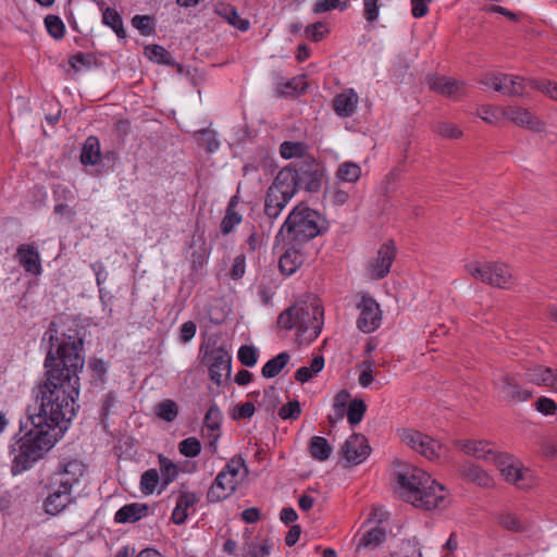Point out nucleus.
Instances as JSON below:
<instances>
[{
	"mask_svg": "<svg viewBox=\"0 0 557 557\" xmlns=\"http://www.w3.org/2000/svg\"><path fill=\"white\" fill-rule=\"evenodd\" d=\"M42 341L48 342L44 361L45 381L34 388L38 412L27 410L21 420L24 436L13 449L14 474L30 468L49 451L76 416L79 376L85 364L84 339L76 329L61 330L55 322L49 324Z\"/></svg>",
	"mask_w": 557,
	"mask_h": 557,
	"instance_id": "f257e3e1",
	"label": "nucleus"
},
{
	"mask_svg": "<svg viewBox=\"0 0 557 557\" xmlns=\"http://www.w3.org/2000/svg\"><path fill=\"white\" fill-rule=\"evenodd\" d=\"M323 309L318 299L311 295L297 299L286 310L281 312V327L287 331L296 330L294 349L309 345L321 333Z\"/></svg>",
	"mask_w": 557,
	"mask_h": 557,
	"instance_id": "f03ea898",
	"label": "nucleus"
},
{
	"mask_svg": "<svg viewBox=\"0 0 557 557\" xmlns=\"http://www.w3.org/2000/svg\"><path fill=\"white\" fill-rule=\"evenodd\" d=\"M397 482L403 498L414 507L431 510L444 506V486L422 469L410 467L398 472Z\"/></svg>",
	"mask_w": 557,
	"mask_h": 557,
	"instance_id": "7ed1b4c3",
	"label": "nucleus"
},
{
	"mask_svg": "<svg viewBox=\"0 0 557 557\" xmlns=\"http://www.w3.org/2000/svg\"><path fill=\"white\" fill-rule=\"evenodd\" d=\"M324 177V166L313 157L281 168V210L296 195L298 188L311 194L319 193Z\"/></svg>",
	"mask_w": 557,
	"mask_h": 557,
	"instance_id": "20e7f679",
	"label": "nucleus"
},
{
	"mask_svg": "<svg viewBox=\"0 0 557 557\" xmlns=\"http://www.w3.org/2000/svg\"><path fill=\"white\" fill-rule=\"evenodd\" d=\"M320 221L321 216L315 210L299 203L281 225V235L296 245H301L321 233Z\"/></svg>",
	"mask_w": 557,
	"mask_h": 557,
	"instance_id": "39448f33",
	"label": "nucleus"
},
{
	"mask_svg": "<svg viewBox=\"0 0 557 557\" xmlns=\"http://www.w3.org/2000/svg\"><path fill=\"white\" fill-rule=\"evenodd\" d=\"M247 472L248 470L243 458H232L215 476L207 493V499L210 503H218L234 494L237 485L246 476Z\"/></svg>",
	"mask_w": 557,
	"mask_h": 557,
	"instance_id": "423d86ee",
	"label": "nucleus"
},
{
	"mask_svg": "<svg viewBox=\"0 0 557 557\" xmlns=\"http://www.w3.org/2000/svg\"><path fill=\"white\" fill-rule=\"evenodd\" d=\"M465 269L472 277L497 288L508 289L515 281L510 268L502 262H469Z\"/></svg>",
	"mask_w": 557,
	"mask_h": 557,
	"instance_id": "0eeeda50",
	"label": "nucleus"
},
{
	"mask_svg": "<svg viewBox=\"0 0 557 557\" xmlns=\"http://www.w3.org/2000/svg\"><path fill=\"white\" fill-rule=\"evenodd\" d=\"M400 438L411 449L431 461L438 459L441 455L442 445L431 436L417 430H403L400 432Z\"/></svg>",
	"mask_w": 557,
	"mask_h": 557,
	"instance_id": "6e6552de",
	"label": "nucleus"
},
{
	"mask_svg": "<svg viewBox=\"0 0 557 557\" xmlns=\"http://www.w3.org/2000/svg\"><path fill=\"white\" fill-rule=\"evenodd\" d=\"M205 363L209 369L211 381L221 385L230 377L232 369V357L224 347H213L205 354Z\"/></svg>",
	"mask_w": 557,
	"mask_h": 557,
	"instance_id": "1a4fd4ad",
	"label": "nucleus"
},
{
	"mask_svg": "<svg viewBox=\"0 0 557 557\" xmlns=\"http://www.w3.org/2000/svg\"><path fill=\"white\" fill-rule=\"evenodd\" d=\"M85 465L78 459H71L60 465L59 469L52 473L50 481L53 485L70 491L77 484L85 473Z\"/></svg>",
	"mask_w": 557,
	"mask_h": 557,
	"instance_id": "9d476101",
	"label": "nucleus"
},
{
	"mask_svg": "<svg viewBox=\"0 0 557 557\" xmlns=\"http://www.w3.org/2000/svg\"><path fill=\"white\" fill-rule=\"evenodd\" d=\"M493 463L497 467L503 478L508 483L515 484L519 488L529 487V483L525 478L527 472L523 470L520 462L511 455L499 453Z\"/></svg>",
	"mask_w": 557,
	"mask_h": 557,
	"instance_id": "9b49d317",
	"label": "nucleus"
},
{
	"mask_svg": "<svg viewBox=\"0 0 557 557\" xmlns=\"http://www.w3.org/2000/svg\"><path fill=\"white\" fill-rule=\"evenodd\" d=\"M358 309L360 311L357 320L358 329L363 333L374 332L381 325L382 321V312L379 304L370 297H362Z\"/></svg>",
	"mask_w": 557,
	"mask_h": 557,
	"instance_id": "f8f14e48",
	"label": "nucleus"
},
{
	"mask_svg": "<svg viewBox=\"0 0 557 557\" xmlns=\"http://www.w3.org/2000/svg\"><path fill=\"white\" fill-rule=\"evenodd\" d=\"M371 447L364 435L355 433L346 440L341 449V454L345 461L349 465H359L363 462L370 455Z\"/></svg>",
	"mask_w": 557,
	"mask_h": 557,
	"instance_id": "ddd939ff",
	"label": "nucleus"
},
{
	"mask_svg": "<svg viewBox=\"0 0 557 557\" xmlns=\"http://www.w3.org/2000/svg\"><path fill=\"white\" fill-rule=\"evenodd\" d=\"M503 114L517 126L524 127L536 133L545 131V122L522 107L509 106L503 109Z\"/></svg>",
	"mask_w": 557,
	"mask_h": 557,
	"instance_id": "4468645a",
	"label": "nucleus"
},
{
	"mask_svg": "<svg viewBox=\"0 0 557 557\" xmlns=\"http://www.w3.org/2000/svg\"><path fill=\"white\" fill-rule=\"evenodd\" d=\"M495 389L502 399L507 401H524L532 397V394L523 389L516 375L504 374L494 383Z\"/></svg>",
	"mask_w": 557,
	"mask_h": 557,
	"instance_id": "2eb2a0df",
	"label": "nucleus"
},
{
	"mask_svg": "<svg viewBox=\"0 0 557 557\" xmlns=\"http://www.w3.org/2000/svg\"><path fill=\"white\" fill-rule=\"evenodd\" d=\"M396 257V248L392 242L381 246L376 257L369 264L371 278L380 280L385 277L391 270L392 263Z\"/></svg>",
	"mask_w": 557,
	"mask_h": 557,
	"instance_id": "dca6fc26",
	"label": "nucleus"
},
{
	"mask_svg": "<svg viewBox=\"0 0 557 557\" xmlns=\"http://www.w3.org/2000/svg\"><path fill=\"white\" fill-rule=\"evenodd\" d=\"M48 491L49 494L45 500V509L49 515L55 516L60 513L74 502L72 491L53 485L51 481H49Z\"/></svg>",
	"mask_w": 557,
	"mask_h": 557,
	"instance_id": "f3484780",
	"label": "nucleus"
},
{
	"mask_svg": "<svg viewBox=\"0 0 557 557\" xmlns=\"http://www.w3.org/2000/svg\"><path fill=\"white\" fill-rule=\"evenodd\" d=\"M15 258L25 272L39 275L42 272L40 253L32 244H22L17 247Z\"/></svg>",
	"mask_w": 557,
	"mask_h": 557,
	"instance_id": "a211bd4d",
	"label": "nucleus"
},
{
	"mask_svg": "<svg viewBox=\"0 0 557 557\" xmlns=\"http://www.w3.org/2000/svg\"><path fill=\"white\" fill-rule=\"evenodd\" d=\"M456 445L469 456H473L478 459H483L487 462L493 463L498 451L494 448L493 444L485 441H458Z\"/></svg>",
	"mask_w": 557,
	"mask_h": 557,
	"instance_id": "6ab92c4d",
	"label": "nucleus"
},
{
	"mask_svg": "<svg viewBox=\"0 0 557 557\" xmlns=\"http://www.w3.org/2000/svg\"><path fill=\"white\" fill-rule=\"evenodd\" d=\"M432 90L451 99H458L465 94V84L447 76H433L429 79Z\"/></svg>",
	"mask_w": 557,
	"mask_h": 557,
	"instance_id": "aec40b11",
	"label": "nucleus"
},
{
	"mask_svg": "<svg viewBox=\"0 0 557 557\" xmlns=\"http://www.w3.org/2000/svg\"><path fill=\"white\" fill-rule=\"evenodd\" d=\"M359 102L357 92L349 88L336 95L333 99V110L341 117L351 116Z\"/></svg>",
	"mask_w": 557,
	"mask_h": 557,
	"instance_id": "412c9836",
	"label": "nucleus"
},
{
	"mask_svg": "<svg viewBox=\"0 0 557 557\" xmlns=\"http://www.w3.org/2000/svg\"><path fill=\"white\" fill-rule=\"evenodd\" d=\"M198 502L199 497L196 495V493L184 491L181 492L171 517L173 523L177 525L185 523L189 515V509H194Z\"/></svg>",
	"mask_w": 557,
	"mask_h": 557,
	"instance_id": "4be33fe9",
	"label": "nucleus"
},
{
	"mask_svg": "<svg viewBox=\"0 0 557 557\" xmlns=\"http://www.w3.org/2000/svg\"><path fill=\"white\" fill-rule=\"evenodd\" d=\"M149 507L146 504L132 503L121 507L114 516L117 523H133L148 515Z\"/></svg>",
	"mask_w": 557,
	"mask_h": 557,
	"instance_id": "5701e85b",
	"label": "nucleus"
},
{
	"mask_svg": "<svg viewBox=\"0 0 557 557\" xmlns=\"http://www.w3.org/2000/svg\"><path fill=\"white\" fill-rule=\"evenodd\" d=\"M281 158L295 159L293 163H300L307 158H312L309 147L301 140H284L281 143Z\"/></svg>",
	"mask_w": 557,
	"mask_h": 557,
	"instance_id": "b1692460",
	"label": "nucleus"
},
{
	"mask_svg": "<svg viewBox=\"0 0 557 557\" xmlns=\"http://www.w3.org/2000/svg\"><path fill=\"white\" fill-rule=\"evenodd\" d=\"M298 246L299 245L295 243L293 247L286 249L284 253L281 255V274L292 275L304 263L305 259Z\"/></svg>",
	"mask_w": 557,
	"mask_h": 557,
	"instance_id": "393cba45",
	"label": "nucleus"
},
{
	"mask_svg": "<svg viewBox=\"0 0 557 557\" xmlns=\"http://www.w3.org/2000/svg\"><path fill=\"white\" fill-rule=\"evenodd\" d=\"M497 521L502 528L515 533L528 532L531 529V523L527 519L510 511L500 513Z\"/></svg>",
	"mask_w": 557,
	"mask_h": 557,
	"instance_id": "a878e982",
	"label": "nucleus"
},
{
	"mask_svg": "<svg viewBox=\"0 0 557 557\" xmlns=\"http://www.w3.org/2000/svg\"><path fill=\"white\" fill-rule=\"evenodd\" d=\"M238 205V197L233 196L226 207L225 215L221 221V233L227 235L234 231V228L242 223L243 216L237 212L236 207Z\"/></svg>",
	"mask_w": 557,
	"mask_h": 557,
	"instance_id": "bb28decb",
	"label": "nucleus"
},
{
	"mask_svg": "<svg viewBox=\"0 0 557 557\" xmlns=\"http://www.w3.org/2000/svg\"><path fill=\"white\" fill-rule=\"evenodd\" d=\"M159 466H160V479H161V487L159 490V494L162 493L172 482H174L180 473V468L176 463H174L171 459L163 455H159L158 457Z\"/></svg>",
	"mask_w": 557,
	"mask_h": 557,
	"instance_id": "cd10ccee",
	"label": "nucleus"
},
{
	"mask_svg": "<svg viewBox=\"0 0 557 557\" xmlns=\"http://www.w3.org/2000/svg\"><path fill=\"white\" fill-rule=\"evenodd\" d=\"M222 419V411L220 410L218 405L214 403L211 404L203 419L205 426L212 432V434L210 435L212 437V440L210 441V446L214 447L215 442L220 437V428Z\"/></svg>",
	"mask_w": 557,
	"mask_h": 557,
	"instance_id": "c85d7f7f",
	"label": "nucleus"
},
{
	"mask_svg": "<svg viewBox=\"0 0 557 557\" xmlns=\"http://www.w3.org/2000/svg\"><path fill=\"white\" fill-rule=\"evenodd\" d=\"M100 143L96 136H89L82 148L81 162L84 165H95L100 161Z\"/></svg>",
	"mask_w": 557,
	"mask_h": 557,
	"instance_id": "c756f323",
	"label": "nucleus"
},
{
	"mask_svg": "<svg viewBox=\"0 0 557 557\" xmlns=\"http://www.w3.org/2000/svg\"><path fill=\"white\" fill-rule=\"evenodd\" d=\"M386 532L383 528H372L368 530L359 540L356 552L362 549H374L385 541Z\"/></svg>",
	"mask_w": 557,
	"mask_h": 557,
	"instance_id": "7c9ffc66",
	"label": "nucleus"
},
{
	"mask_svg": "<svg viewBox=\"0 0 557 557\" xmlns=\"http://www.w3.org/2000/svg\"><path fill=\"white\" fill-rule=\"evenodd\" d=\"M502 94L509 97H523V90L529 81L518 75H509L503 73Z\"/></svg>",
	"mask_w": 557,
	"mask_h": 557,
	"instance_id": "2f4dec72",
	"label": "nucleus"
},
{
	"mask_svg": "<svg viewBox=\"0 0 557 557\" xmlns=\"http://www.w3.org/2000/svg\"><path fill=\"white\" fill-rule=\"evenodd\" d=\"M264 213L270 220H274L278 216V174L274 176L267 191Z\"/></svg>",
	"mask_w": 557,
	"mask_h": 557,
	"instance_id": "473e14b6",
	"label": "nucleus"
},
{
	"mask_svg": "<svg viewBox=\"0 0 557 557\" xmlns=\"http://www.w3.org/2000/svg\"><path fill=\"white\" fill-rule=\"evenodd\" d=\"M460 472L463 476L468 478L470 481L476 483L480 486H488L492 484V479L490 475L480 467L473 463H463L460 466Z\"/></svg>",
	"mask_w": 557,
	"mask_h": 557,
	"instance_id": "72a5a7b5",
	"label": "nucleus"
},
{
	"mask_svg": "<svg viewBox=\"0 0 557 557\" xmlns=\"http://www.w3.org/2000/svg\"><path fill=\"white\" fill-rule=\"evenodd\" d=\"M332 450L333 448L329 444L326 438L322 436H313L310 440L309 453L313 459L319 461H325L330 458Z\"/></svg>",
	"mask_w": 557,
	"mask_h": 557,
	"instance_id": "f704fd0d",
	"label": "nucleus"
},
{
	"mask_svg": "<svg viewBox=\"0 0 557 557\" xmlns=\"http://www.w3.org/2000/svg\"><path fill=\"white\" fill-rule=\"evenodd\" d=\"M102 22L104 25L111 27L119 38H126L123 20L115 9L106 8L102 12Z\"/></svg>",
	"mask_w": 557,
	"mask_h": 557,
	"instance_id": "c9c22d12",
	"label": "nucleus"
},
{
	"mask_svg": "<svg viewBox=\"0 0 557 557\" xmlns=\"http://www.w3.org/2000/svg\"><path fill=\"white\" fill-rule=\"evenodd\" d=\"M218 14L223 20H225L230 25L239 29L240 32H246L249 29V21L240 17L235 8L232 5H225L221 8L220 10H218Z\"/></svg>",
	"mask_w": 557,
	"mask_h": 557,
	"instance_id": "e433bc0d",
	"label": "nucleus"
},
{
	"mask_svg": "<svg viewBox=\"0 0 557 557\" xmlns=\"http://www.w3.org/2000/svg\"><path fill=\"white\" fill-rule=\"evenodd\" d=\"M360 175L361 168L351 161L342 163L336 171L337 178L345 183H355L359 180Z\"/></svg>",
	"mask_w": 557,
	"mask_h": 557,
	"instance_id": "4c0bfd02",
	"label": "nucleus"
},
{
	"mask_svg": "<svg viewBox=\"0 0 557 557\" xmlns=\"http://www.w3.org/2000/svg\"><path fill=\"white\" fill-rule=\"evenodd\" d=\"M154 412L160 419L173 422L177 418L178 407L174 400L164 399L154 406Z\"/></svg>",
	"mask_w": 557,
	"mask_h": 557,
	"instance_id": "58836bf2",
	"label": "nucleus"
},
{
	"mask_svg": "<svg viewBox=\"0 0 557 557\" xmlns=\"http://www.w3.org/2000/svg\"><path fill=\"white\" fill-rule=\"evenodd\" d=\"M145 54L152 61L164 64V65H173L174 60L171 53L159 45H149L145 48Z\"/></svg>",
	"mask_w": 557,
	"mask_h": 557,
	"instance_id": "ea45409f",
	"label": "nucleus"
},
{
	"mask_svg": "<svg viewBox=\"0 0 557 557\" xmlns=\"http://www.w3.org/2000/svg\"><path fill=\"white\" fill-rule=\"evenodd\" d=\"M277 405L278 392L275 386H270L269 388L264 389L261 400L258 401V408L274 417Z\"/></svg>",
	"mask_w": 557,
	"mask_h": 557,
	"instance_id": "a19ab883",
	"label": "nucleus"
},
{
	"mask_svg": "<svg viewBox=\"0 0 557 557\" xmlns=\"http://www.w3.org/2000/svg\"><path fill=\"white\" fill-rule=\"evenodd\" d=\"M161 485L160 474L157 469H149L140 476V491L146 495H151Z\"/></svg>",
	"mask_w": 557,
	"mask_h": 557,
	"instance_id": "79ce46f5",
	"label": "nucleus"
},
{
	"mask_svg": "<svg viewBox=\"0 0 557 557\" xmlns=\"http://www.w3.org/2000/svg\"><path fill=\"white\" fill-rule=\"evenodd\" d=\"M307 88L306 77L296 76L283 85L281 84V96H294L304 92Z\"/></svg>",
	"mask_w": 557,
	"mask_h": 557,
	"instance_id": "37998d69",
	"label": "nucleus"
},
{
	"mask_svg": "<svg viewBox=\"0 0 557 557\" xmlns=\"http://www.w3.org/2000/svg\"><path fill=\"white\" fill-rule=\"evenodd\" d=\"M550 368L544 366H535L527 370V380L539 386H547Z\"/></svg>",
	"mask_w": 557,
	"mask_h": 557,
	"instance_id": "c03bdc74",
	"label": "nucleus"
},
{
	"mask_svg": "<svg viewBox=\"0 0 557 557\" xmlns=\"http://www.w3.org/2000/svg\"><path fill=\"white\" fill-rule=\"evenodd\" d=\"M132 25L144 36L153 35L156 32L154 18L150 15H135Z\"/></svg>",
	"mask_w": 557,
	"mask_h": 557,
	"instance_id": "a18cd8bd",
	"label": "nucleus"
},
{
	"mask_svg": "<svg viewBox=\"0 0 557 557\" xmlns=\"http://www.w3.org/2000/svg\"><path fill=\"white\" fill-rule=\"evenodd\" d=\"M529 85L546 95L549 99L557 101V83L549 79H529Z\"/></svg>",
	"mask_w": 557,
	"mask_h": 557,
	"instance_id": "49530a36",
	"label": "nucleus"
},
{
	"mask_svg": "<svg viewBox=\"0 0 557 557\" xmlns=\"http://www.w3.org/2000/svg\"><path fill=\"white\" fill-rule=\"evenodd\" d=\"M366 409H367V407H366V404L363 400H361V399L352 400L349 404L348 410H347L348 422L351 425L358 424L362 420Z\"/></svg>",
	"mask_w": 557,
	"mask_h": 557,
	"instance_id": "de8ad7c7",
	"label": "nucleus"
},
{
	"mask_svg": "<svg viewBox=\"0 0 557 557\" xmlns=\"http://www.w3.org/2000/svg\"><path fill=\"white\" fill-rule=\"evenodd\" d=\"M45 25L50 36L61 39L65 33V26L62 20L57 15H48L45 18Z\"/></svg>",
	"mask_w": 557,
	"mask_h": 557,
	"instance_id": "09e8293b",
	"label": "nucleus"
},
{
	"mask_svg": "<svg viewBox=\"0 0 557 557\" xmlns=\"http://www.w3.org/2000/svg\"><path fill=\"white\" fill-rule=\"evenodd\" d=\"M180 453L189 458L197 457L201 451V444L196 437H187L178 444Z\"/></svg>",
	"mask_w": 557,
	"mask_h": 557,
	"instance_id": "8fccbe9b",
	"label": "nucleus"
},
{
	"mask_svg": "<svg viewBox=\"0 0 557 557\" xmlns=\"http://www.w3.org/2000/svg\"><path fill=\"white\" fill-rule=\"evenodd\" d=\"M96 63V58L91 53L77 52L70 59V64L75 71L90 69Z\"/></svg>",
	"mask_w": 557,
	"mask_h": 557,
	"instance_id": "3c124183",
	"label": "nucleus"
},
{
	"mask_svg": "<svg viewBox=\"0 0 557 557\" xmlns=\"http://www.w3.org/2000/svg\"><path fill=\"white\" fill-rule=\"evenodd\" d=\"M239 362L245 367H253L257 363V350L252 346L244 345L237 354Z\"/></svg>",
	"mask_w": 557,
	"mask_h": 557,
	"instance_id": "603ef678",
	"label": "nucleus"
},
{
	"mask_svg": "<svg viewBox=\"0 0 557 557\" xmlns=\"http://www.w3.org/2000/svg\"><path fill=\"white\" fill-rule=\"evenodd\" d=\"M348 7L347 2H341V0H317L313 4L314 13H323L338 8L341 11L346 10Z\"/></svg>",
	"mask_w": 557,
	"mask_h": 557,
	"instance_id": "864d4df0",
	"label": "nucleus"
},
{
	"mask_svg": "<svg viewBox=\"0 0 557 557\" xmlns=\"http://www.w3.org/2000/svg\"><path fill=\"white\" fill-rule=\"evenodd\" d=\"M329 33L326 25L322 22L310 24L306 27L305 34L312 41H320Z\"/></svg>",
	"mask_w": 557,
	"mask_h": 557,
	"instance_id": "5fc2aeb1",
	"label": "nucleus"
},
{
	"mask_svg": "<svg viewBox=\"0 0 557 557\" xmlns=\"http://www.w3.org/2000/svg\"><path fill=\"white\" fill-rule=\"evenodd\" d=\"M479 116L490 124H497L500 121L502 116H504V114L503 110H499L495 107L483 106L479 110Z\"/></svg>",
	"mask_w": 557,
	"mask_h": 557,
	"instance_id": "6e6d98bb",
	"label": "nucleus"
},
{
	"mask_svg": "<svg viewBox=\"0 0 557 557\" xmlns=\"http://www.w3.org/2000/svg\"><path fill=\"white\" fill-rule=\"evenodd\" d=\"M349 399V393L346 391H342L335 396L334 399V423H336L338 420H342L345 414V407L346 403Z\"/></svg>",
	"mask_w": 557,
	"mask_h": 557,
	"instance_id": "4d7b16f0",
	"label": "nucleus"
},
{
	"mask_svg": "<svg viewBox=\"0 0 557 557\" xmlns=\"http://www.w3.org/2000/svg\"><path fill=\"white\" fill-rule=\"evenodd\" d=\"M301 413L300 403L298 400H293L287 403L284 406H281V419L283 420H296L299 418Z\"/></svg>",
	"mask_w": 557,
	"mask_h": 557,
	"instance_id": "13d9d810",
	"label": "nucleus"
},
{
	"mask_svg": "<svg viewBox=\"0 0 557 557\" xmlns=\"http://www.w3.org/2000/svg\"><path fill=\"white\" fill-rule=\"evenodd\" d=\"M435 131L441 136L451 139L459 138L462 134L461 131L455 124L448 122L438 123L435 127Z\"/></svg>",
	"mask_w": 557,
	"mask_h": 557,
	"instance_id": "bf43d9fd",
	"label": "nucleus"
},
{
	"mask_svg": "<svg viewBox=\"0 0 557 557\" xmlns=\"http://www.w3.org/2000/svg\"><path fill=\"white\" fill-rule=\"evenodd\" d=\"M198 143L200 146L211 152L219 148V141L216 140L214 134L208 129L199 132Z\"/></svg>",
	"mask_w": 557,
	"mask_h": 557,
	"instance_id": "052dcab7",
	"label": "nucleus"
},
{
	"mask_svg": "<svg viewBox=\"0 0 557 557\" xmlns=\"http://www.w3.org/2000/svg\"><path fill=\"white\" fill-rule=\"evenodd\" d=\"M246 271V257L245 255H238L233 262L232 269L230 271V276L232 280L237 281L240 280Z\"/></svg>",
	"mask_w": 557,
	"mask_h": 557,
	"instance_id": "680f3d73",
	"label": "nucleus"
},
{
	"mask_svg": "<svg viewBox=\"0 0 557 557\" xmlns=\"http://www.w3.org/2000/svg\"><path fill=\"white\" fill-rule=\"evenodd\" d=\"M363 1V14L369 23H373L379 17L380 7L379 0H362Z\"/></svg>",
	"mask_w": 557,
	"mask_h": 557,
	"instance_id": "e2e57ef3",
	"label": "nucleus"
},
{
	"mask_svg": "<svg viewBox=\"0 0 557 557\" xmlns=\"http://www.w3.org/2000/svg\"><path fill=\"white\" fill-rule=\"evenodd\" d=\"M90 268H91L92 272L95 273L96 283L99 288V293L101 295L102 294V284L108 278V273L106 271V267L101 261H96L90 264Z\"/></svg>",
	"mask_w": 557,
	"mask_h": 557,
	"instance_id": "0e129e2a",
	"label": "nucleus"
},
{
	"mask_svg": "<svg viewBox=\"0 0 557 557\" xmlns=\"http://www.w3.org/2000/svg\"><path fill=\"white\" fill-rule=\"evenodd\" d=\"M535 408L541 413L547 416V414H554L557 410L556 403L548 398V397H540L535 403Z\"/></svg>",
	"mask_w": 557,
	"mask_h": 557,
	"instance_id": "69168bd1",
	"label": "nucleus"
},
{
	"mask_svg": "<svg viewBox=\"0 0 557 557\" xmlns=\"http://www.w3.org/2000/svg\"><path fill=\"white\" fill-rule=\"evenodd\" d=\"M325 193L329 195L332 203L335 206H342L349 199V194L338 188L337 186L327 189Z\"/></svg>",
	"mask_w": 557,
	"mask_h": 557,
	"instance_id": "338daca9",
	"label": "nucleus"
},
{
	"mask_svg": "<svg viewBox=\"0 0 557 557\" xmlns=\"http://www.w3.org/2000/svg\"><path fill=\"white\" fill-rule=\"evenodd\" d=\"M503 73L486 74L481 78V83L495 91L502 92Z\"/></svg>",
	"mask_w": 557,
	"mask_h": 557,
	"instance_id": "774afa93",
	"label": "nucleus"
}]
</instances>
